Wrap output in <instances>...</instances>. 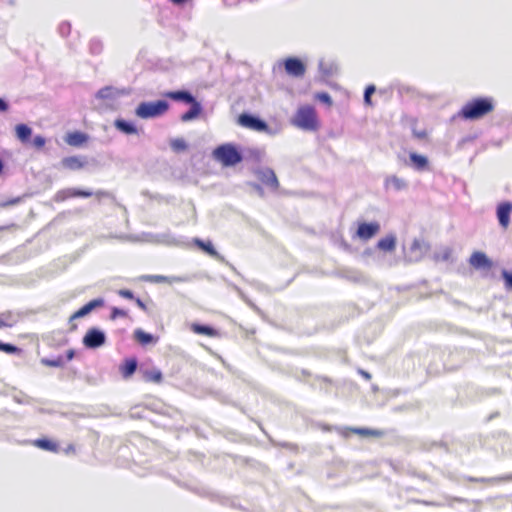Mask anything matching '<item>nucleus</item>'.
Listing matches in <instances>:
<instances>
[{
  "label": "nucleus",
  "mask_w": 512,
  "mask_h": 512,
  "mask_svg": "<svg viewBox=\"0 0 512 512\" xmlns=\"http://www.w3.org/2000/svg\"><path fill=\"white\" fill-rule=\"evenodd\" d=\"M93 195H95L99 199L105 197V198H110L112 200H115V196L109 191L98 190Z\"/></svg>",
  "instance_id": "nucleus-39"
},
{
  "label": "nucleus",
  "mask_w": 512,
  "mask_h": 512,
  "mask_svg": "<svg viewBox=\"0 0 512 512\" xmlns=\"http://www.w3.org/2000/svg\"><path fill=\"white\" fill-rule=\"evenodd\" d=\"M410 165L419 172L429 170V159L427 156L419 154L417 152L409 153Z\"/></svg>",
  "instance_id": "nucleus-19"
},
{
  "label": "nucleus",
  "mask_w": 512,
  "mask_h": 512,
  "mask_svg": "<svg viewBox=\"0 0 512 512\" xmlns=\"http://www.w3.org/2000/svg\"><path fill=\"white\" fill-rule=\"evenodd\" d=\"M384 187L386 190L392 189L395 192H399L408 189V183L396 175H391L386 177Z\"/></svg>",
  "instance_id": "nucleus-20"
},
{
  "label": "nucleus",
  "mask_w": 512,
  "mask_h": 512,
  "mask_svg": "<svg viewBox=\"0 0 512 512\" xmlns=\"http://www.w3.org/2000/svg\"><path fill=\"white\" fill-rule=\"evenodd\" d=\"M155 238H156L155 241L157 243H162V244H166V245L179 246L183 243L181 240L176 239L169 232L157 234V235H155Z\"/></svg>",
  "instance_id": "nucleus-26"
},
{
  "label": "nucleus",
  "mask_w": 512,
  "mask_h": 512,
  "mask_svg": "<svg viewBox=\"0 0 512 512\" xmlns=\"http://www.w3.org/2000/svg\"><path fill=\"white\" fill-rule=\"evenodd\" d=\"M164 98L183 103L189 106V109L180 115L182 122L194 121L203 113V105L196 96L188 89L168 90L162 93Z\"/></svg>",
  "instance_id": "nucleus-2"
},
{
  "label": "nucleus",
  "mask_w": 512,
  "mask_h": 512,
  "mask_svg": "<svg viewBox=\"0 0 512 512\" xmlns=\"http://www.w3.org/2000/svg\"><path fill=\"white\" fill-rule=\"evenodd\" d=\"M135 303L137 304L138 307H140L141 309L145 310L146 309V305L145 303L138 297H136L134 299Z\"/></svg>",
  "instance_id": "nucleus-45"
},
{
  "label": "nucleus",
  "mask_w": 512,
  "mask_h": 512,
  "mask_svg": "<svg viewBox=\"0 0 512 512\" xmlns=\"http://www.w3.org/2000/svg\"><path fill=\"white\" fill-rule=\"evenodd\" d=\"M315 99L327 106H331L333 104L331 95L325 91L317 92L315 94Z\"/></svg>",
  "instance_id": "nucleus-32"
},
{
  "label": "nucleus",
  "mask_w": 512,
  "mask_h": 512,
  "mask_svg": "<svg viewBox=\"0 0 512 512\" xmlns=\"http://www.w3.org/2000/svg\"><path fill=\"white\" fill-rule=\"evenodd\" d=\"M170 3H172L174 6L177 7H184L192 0H168Z\"/></svg>",
  "instance_id": "nucleus-43"
},
{
  "label": "nucleus",
  "mask_w": 512,
  "mask_h": 512,
  "mask_svg": "<svg viewBox=\"0 0 512 512\" xmlns=\"http://www.w3.org/2000/svg\"><path fill=\"white\" fill-rule=\"evenodd\" d=\"M415 136L418 138V139H423L426 137V132L425 131H421V132H415Z\"/></svg>",
  "instance_id": "nucleus-47"
},
{
  "label": "nucleus",
  "mask_w": 512,
  "mask_h": 512,
  "mask_svg": "<svg viewBox=\"0 0 512 512\" xmlns=\"http://www.w3.org/2000/svg\"><path fill=\"white\" fill-rule=\"evenodd\" d=\"M212 157L223 167H234L244 159L241 147L230 142L216 146L212 151Z\"/></svg>",
  "instance_id": "nucleus-3"
},
{
  "label": "nucleus",
  "mask_w": 512,
  "mask_h": 512,
  "mask_svg": "<svg viewBox=\"0 0 512 512\" xmlns=\"http://www.w3.org/2000/svg\"><path fill=\"white\" fill-rule=\"evenodd\" d=\"M122 94L123 92L113 86H105L96 92L95 97L100 100H115Z\"/></svg>",
  "instance_id": "nucleus-22"
},
{
  "label": "nucleus",
  "mask_w": 512,
  "mask_h": 512,
  "mask_svg": "<svg viewBox=\"0 0 512 512\" xmlns=\"http://www.w3.org/2000/svg\"><path fill=\"white\" fill-rule=\"evenodd\" d=\"M118 294L125 299L134 300L136 298L134 293L129 289H121Z\"/></svg>",
  "instance_id": "nucleus-40"
},
{
  "label": "nucleus",
  "mask_w": 512,
  "mask_h": 512,
  "mask_svg": "<svg viewBox=\"0 0 512 512\" xmlns=\"http://www.w3.org/2000/svg\"><path fill=\"white\" fill-rule=\"evenodd\" d=\"M285 72L294 78L302 77L306 72V64L303 60L296 56L287 57L283 61Z\"/></svg>",
  "instance_id": "nucleus-8"
},
{
  "label": "nucleus",
  "mask_w": 512,
  "mask_h": 512,
  "mask_svg": "<svg viewBox=\"0 0 512 512\" xmlns=\"http://www.w3.org/2000/svg\"><path fill=\"white\" fill-rule=\"evenodd\" d=\"M247 303H248V305H250V306L255 308V306L251 302L247 301Z\"/></svg>",
  "instance_id": "nucleus-50"
},
{
  "label": "nucleus",
  "mask_w": 512,
  "mask_h": 512,
  "mask_svg": "<svg viewBox=\"0 0 512 512\" xmlns=\"http://www.w3.org/2000/svg\"><path fill=\"white\" fill-rule=\"evenodd\" d=\"M89 52L92 55H100L103 52V43L99 38H92L89 42Z\"/></svg>",
  "instance_id": "nucleus-28"
},
{
  "label": "nucleus",
  "mask_w": 512,
  "mask_h": 512,
  "mask_svg": "<svg viewBox=\"0 0 512 512\" xmlns=\"http://www.w3.org/2000/svg\"><path fill=\"white\" fill-rule=\"evenodd\" d=\"M254 189L262 196L264 194V190L260 184L254 183L252 184Z\"/></svg>",
  "instance_id": "nucleus-46"
},
{
  "label": "nucleus",
  "mask_w": 512,
  "mask_h": 512,
  "mask_svg": "<svg viewBox=\"0 0 512 512\" xmlns=\"http://www.w3.org/2000/svg\"><path fill=\"white\" fill-rule=\"evenodd\" d=\"M249 155L251 158H253L255 161L260 162L262 158V152L259 149H251L249 151Z\"/></svg>",
  "instance_id": "nucleus-41"
},
{
  "label": "nucleus",
  "mask_w": 512,
  "mask_h": 512,
  "mask_svg": "<svg viewBox=\"0 0 512 512\" xmlns=\"http://www.w3.org/2000/svg\"><path fill=\"white\" fill-rule=\"evenodd\" d=\"M319 71L323 76L329 77L333 75V66L326 65L323 61L319 62Z\"/></svg>",
  "instance_id": "nucleus-35"
},
{
  "label": "nucleus",
  "mask_w": 512,
  "mask_h": 512,
  "mask_svg": "<svg viewBox=\"0 0 512 512\" xmlns=\"http://www.w3.org/2000/svg\"><path fill=\"white\" fill-rule=\"evenodd\" d=\"M337 275L343 279H346L354 283H360L364 279V276L360 271L350 268H344L339 270Z\"/></svg>",
  "instance_id": "nucleus-24"
},
{
  "label": "nucleus",
  "mask_w": 512,
  "mask_h": 512,
  "mask_svg": "<svg viewBox=\"0 0 512 512\" xmlns=\"http://www.w3.org/2000/svg\"><path fill=\"white\" fill-rule=\"evenodd\" d=\"M32 144L36 149H41L46 144V138L42 135H36L32 140Z\"/></svg>",
  "instance_id": "nucleus-38"
},
{
  "label": "nucleus",
  "mask_w": 512,
  "mask_h": 512,
  "mask_svg": "<svg viewBox=\"0 0 512 512\" xmlns=\"http://www.w3.org/2000/svg\"><path fill=\"white\" fill-rule=\"evenodd\" d=\"M114 127L116 128V130H118L124 135L138 134V127L136 123L132 120L117 118L114 121Z\"/></svg>",
  "instance_id": "nucleus-17"
},
{
  "label": "nucleus",
  "mask_w": 512,
  "mask_h": 512,
  "mask_svg": "<svg viewBox=\"0 0 512 512\" xmlns=\"http://www.w3.org/2000/svg\"><path fill=\"white\" fill-rule=\"evenodd\" d=\"M88 163L86 156H68L60 161V166L70 171H77Z\"/></svg>",
  "instance_id": "nucleus-16"
},
{
  "label": "nucleus",
  "mask_w": 512,
  "mask_h": 512,
  "mask_svg": "<svg viewBox=\"0 0 512 512\" xmlns=\"http://www.w3.org/2000/svg\"><path fill=\"white\" fill-rule=\"evenodd\" d=\"M22 200H23V197H21V196L13 197V198H10L8 200L0 202V207L1 208H6V207H9V206H14V205H17V204L21 203Z\"/></svg>",
  "instance_id": "nucleus-36"
},
{
  "label": "nucleus",
  "mask_w": 512,
  "mask_h": 512,
  "mask_svg": "<svg viewBox=\"0 0 512 512\" xmlns=\"http://www.w3.org/2000/svg\"><path fill=\"white\" fill-rule=\"evenodd\" d=\"M141 280L150 283H173V282H183L186 279L182 277H168L164 275H143Z\"/></svg>",
  "instance_id": "nucleus-23"
},
{
  "label": "nucleus",
  "mask_w": 512,
  "mask_h": 512,
  "mask_svg": "<svg viewBox=\"0 0 512 512\" xmlns=\"http://www.w3.org/2000/svg\"><path fill=\"white\" fill-rule=\"evenodd\" d=\"M511 214H512V202L511 201H502L496 206V217L499 222V225L506 229L511 222Z\"/></svg>",
  "instance_id": "nucleus-12"
},
{
  "label": "nucleus",
  "mask_w": 512,
  "mask_h": 512,
  "mask_svg": "<svg viewBox=\"0 0 512 512\" xmlns=\"http://www.w3.org/2000/svg\"><path fill=\"white\" fill-rule=\"evenodd\" d=\"M470 265L476 270H490L493 266L492 260L481 251H475L469 258Z\"/></svg>",
  "instance_id": "nucleus-15"
},
{
  "label": "nucleus",
  "mask_w": 512,
  "mask_h": 512,
  "mask_svg": "<svg viewBox=\"0 0 512 512\" xmlns=\"http://www.w3.org/2000/svg\"><path fill=\"white\" fill-rule=\"evenodd\" d=\"M170 109V103L166 99L155 101H142L135 108V115L140 119H155L165 115Z\"/></svg>",
  "instance_id": "nucleus-5"
},
{
  "label": "nucleus",
  "mask_w": 512,
  "mask_h": 512,
  "mask_svg": "<svg viewBox=\"0 0 512 512\" xmlns=\"http://www.w3.org/2000/svg\"><path fill=\"white\" fill-rule=\"evenodd\" d=\"M127 316H128L127 310H124L119 307H109V316H108L109 320H115L118 317L125 318Z\"/></svg>",
  "instance_id": "nucleus-30"
},
{
  "label": "nucleus",
  "mask_w": 512,
  "mask_h": 512,
  "mask_svg": "<svg viewBox=\"0 0 512 512\" xmlns=\"http://www.w3.org/2000/svg\"><path fill=\"white\" fill-rule=\"evenodd\" d=\"M255 173L258 179L272 191L279 188V181L273 169L269 167L260 168Z\"/></svg>",
  "instance_id": "nucleus-13"
},
{
  "label": "nucleus",
  "mask_w": 512,
  "mask_h": 512,
  "mask_svg": "<svg viewBox=\"0 0 512 512\" xmlns=\"http://www.w3.org/2000/svg\"><path fill=\"white\" fill-rule=\"evenodd\" d=\"M376 91V86L374 84H369L366 86L365 90H364V95H363V99H364V104L367 105V106H372V95L375 93Z\"/></svg>",
  "instance_id": "nucleus-29"
},
{
  "label": "nucleus",
  "mask_w": 512,
  "mask_h": 512,
  "mask_svg": "<svg viewBox=\"0 0 512 512\" xmlns=\"http://www.w3.org/2000/svg\"><path fill=\"white\" fill-rule=\"evenodd\" d=\"M193 244L202 252L207 254L208 256L220 261L225 262L224 256H222L214 247L211 240H203L200 238H194Z\"/></svg>",
  "instance_id": "nucleus-14"
},
{
  "label": "nucleus",
  "mask_w": 512,
  "mask_h": 512,
  "mask_svg": "<svg viewBox=\"0 0 512 512\" xmlns=\"http://www.w3.org/2000/svg\"><path fill=\"white\" fill-rule=\"evenodd\" d=\"M16 137L22 143H28L31 140L32 128L27 124L20 123L15 126Z\"/></svg>",
  "instance_id": "nucleus-25"
},
{
  "label": "nucleus",
  "mask_w": 512,
  "mask_h": 512,
  "mask_svg": "<svg viewBox=\"0 0 512 512\" xmlns=\"http://www.w3.org/2000/svg\"><path fill=\"white\" fill-rule=\"evenodd\" d=\"M89 140V135L83 131L75 130L68 132L65 136V141L72 147H81Z\"/></svg>",
  "instance_id": "nucleus-18"
},
{
  "label": "nucleus",
  "mask_w": 512,
  "mask_h": 512,
  "mask_svg": "<svg viewBox=\"0 0 512 512\" xmlns=\"http://www.w3.org/2000/svg\"><path fill=\"white\" fill-rule=\"evenodd\" d=\"M94 194L91 190L82 189V188H66L59 190L55 196L54 200L56 202H63L69 198L73 197H82V198H88L91 197Z\"/></svg>",
  "instance_id": "nucleus-11"
},
{
  "label": "nucleus",
  "mask_w": 512,
  "mask_h": 512,
  "mask_svg": "<svg viewBox=\"0 0 512 512\" xmlns=\"http://www.w3.org/2000/svg\"><path fill=\"white\" fill-rule=\"evenodd\" d=\"M10 108V104L9 102L3 98V97H0V113H5L9 110Z\"/></svg>",
  "instance_id": "nucleus-42"
},
{
  "label": "nucleus",
  "mask_w": 512,
  "mask_h": 512,
  "mask_svg": "<svg viewBox=\"0 0 512 512\" xmlns=\"http://www.w3.org/2000/svg\"><path fill=\"white\" fill-rule=\"evenodd\" d=\"M170 147L174 152L181 153L188 149V144L183 138H175L170 140Z\"/></svg>",
  "instance_id": "nucleus-27"
},
{
  "label": "nucleus",
  "mask_w": 512,
  "mask_h": 512,
  "mask_svg": "<svg viewBox=\"0 0 512 512\" xmlns=\"http://www.w3.org/2000/svg\"><path fill=\"white\" fill-rule=\"evenodd\" d=\"M501 277L504 281L505 288L509 291L512 290V271L507 269H502Z\"/></svg>",
  "instance_id": "nucleus-33"
},
{
  "label": "nucleus",
  "mask_w": 512,
  "mask_h": 512,
  "mask_svg": "<svg viewBox=\"0 0 512 512\" xmlns=\"http://www.w3.org/2000/svg\"><path fill=\"white\" fill-rule=\"evenodd\" d=\"M237 123L242 127L270 136H275L279 133L278 128H272L263 118L251 112H242L239 114Z\"/></svg>",
  "instance_id": "nucleus-6"
},
{
  "label": "nucleus",
  "mask_w": 512,
  "mask_h": 512,
  "mask_svg": "<svg viewBox=\"0 0 512 512\" xmlns=\"http://www.w3.org/2000/svg\"><path fill=\"white\" fill-rule=\"evenodd\" d=\"M142 195L149 198H155L148 190H144Z\"/></svg>",
  "instance_id": "nucleus-49"
},
{
  "label": "nucleus",
  "mask_w": 512,
  "mask_h": 512,
  "mask_svg": "<svg viewBox=\"0 0 512 512\" xmlns=\"http://www.w3.org/2000/svg\"><path fill=\"white\" fill-rule=\"evenodd\" d=\"M381 226L377 221L359 222L355 233V237L363 241H368L380 232Z\"/></svg>",
  "instance_id": "nucleus-9"
},
{
  "label": "nucleus",
  "mask_w": 512,
  "mask_h": 512,
  "mask_svg": "<svg viewBox=\"0 0 512 512\" xmlns=\"http://www.w3.org/2000/svg\"><path fill=\"white\" fill-rule=\"evenodd\" d=\"M58 31H59V34L62 37L68 36L70 34V32H71V24H70V22H68V21L62 22L59 25V27H58Z\"/></svg>",
  "instance_id": "nucleus-37"
},
{
  "label": "nucleus",
  "mask_w": 512,
  "mask_h": 512,
  "mask_svg": "<svg viewBox=\"0 0 512 512\" xmlns=\"http://www.w3.org/2000/svg\"><path fill=\"white\" fill-rule=\"evenodd\" d=\"M340 247L348 252H350L352 250L351 245L349 243H347L343 238L340 241Z\"/></svg>",
  "instance_id": "nucleus-44"
},
{
  "label": "nucleus",
  "mask_w": 512,
  "mask_h": 512,
  "mask_svg": "<svg viewBox=\"0 0 512 512\" xmlns=\"http://www.w3.org/2000/svg\"><path fill=\"white\" fill-rule=\"evenodd\" d=\"M290 122L293 126L307 132H316L320 128L316 109L309 104L300 106Z\"/></svg>",
  "instance_id": "nucleus-4"
},
{
  "label": "nucleus",
  "mask_w": 512,
  "mask_h": 512,
  "mask_svg": "<svg viewBox=\"0 0 512 512\" xmlns=\"http://www.w3.org/2000/svg\"><path fill=\"white\" fill-rule=\"evenodd\" d=\"M106 308V301L102 297H98L90 300L77 310L73 311L68 317L67 320H78L89 316L92 312L97 311L99 309Z\"/></svg>",
  "instance_id": "nucleus-7"
},
{
  "label": "nucleus",
  "mask_w": 512,
  "mask_h": 512,
  "mask_svg": "<svg viewBox=\"0 0 512 512\" xmlns=\"http://www.w3.org/2000/svg\"><path fill=\"white\" fill-rule=\"evenodd\" d=\"M496 100L492 96H476L468 100L458 111L457 117L464 121H479L492 113Z\"/></svg>",
  "instance_id": "nucleus-1"
},
{
  "label": "nucleus",
  "mask_w": 512,
  "mask_h": 512,
  "mask_svg": "<svg viewBox=\"0 0 512 512\" xmlns=\"http://www.w3.org/2000/svg\"><path fill=\"white\" fill-rule=\"evenodd\" d=\"M32 312H17L16 314L12 311H7V312H4L2 314H0V320H6V319H9V318H13L15 316L17 317H20V318H24V317H29L30 314Z\"/></svg>",
  "instance_id": "nucleus-34"
},
{
  "label": "nucleus",
  "mask_w": 512,
  "mask_h": 512,
  "mask_svg": "<svg viewBox=\"0 0 512 512\" xmlns=\"http://www.w3.org/2000/svg\"><path fill=\"white\" fill-rule=\"evenodd\" d=\"M452 250L446 247L441 253H434L433 259L435 261L448 262L451 259Z\"/></svg>",
  "instance_id": "nucleus-31"
},
{
  "label": "nucleus",
  "mask_w": 512,
  "mask_h": 512,
  "mask_svg": "<svg viewBox=\"0 0 512 512\" xmlns=\"http://www.w3.org/2000/svg\"><path fill=\"white\" fill-rule=\"evenodd\" d=\"M397 244V238L394 234H388L385 237L378 240L376 244V248L386 252L391 253L395 250Z\"/></svg>",
  "instance_id": "nucleus-21"
},
{
  "label": "nucleus",
  "mask_w": 512,
  "mask_h": 512,
  "mask_svg": "<svg viewBox=\"0 0 512 512\" xmlns=\"http://www.w3.org/2000/svg\"><path fill=\"white\" fill-rule=\"evenodd\" d=\"M430 250V244L424 239L415 238L410 246L407 259L410 262L420 261L424 255Z\"/></svg>",
  "instance_id": "nucleus-10"
},
{
  "label": "nucleus",
  "mask_w": 512,
  "mask_h": 512,
  "mask_svg": "<svg viewBox=\"0 0 512 512\" xmlns=\"http://www.w3.org/2000/svg\"><path fill=\"white\" fill-rule=\"evenodd\" d=\"M4 169H5V162H4V161H3V159L0 157V176L3 174Z\"/></svg>",
  "instance_id": "nucleus-48"
}]
</instances>
